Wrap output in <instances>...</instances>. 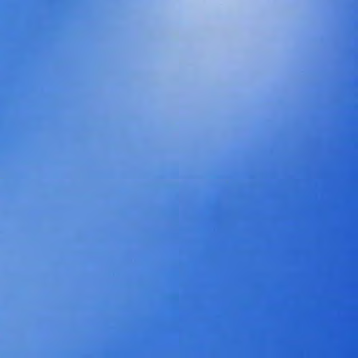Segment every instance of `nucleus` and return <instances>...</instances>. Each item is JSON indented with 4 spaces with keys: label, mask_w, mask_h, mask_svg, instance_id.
Listing matches in <instances>:
<instances>
[{
    "label": "nucleus",
    "mask_w": 358,
    "mask_h": 358,
    "mask_svg": "<svg viewBox=\"0 0 358 358\" xmlns=\"http://www.w3.org/2000/svg\"><path fill=\"white\" fill-rule=\"evenodd\" d=\"M157 301H159V291H157Z\"/></svg>",
    "instance_id": "nucleus-3"
},
{
    "label": "nucleus",
    "mask_w": 358,
    "mask_h": 358,
    "mask_svg": "<svg viewBox=\"0 0 358 358\" xmlns=\"http://www.w3.org/2000/svg\"><path fill=\"white\" fill-rule=\"evenodd\" d=\"M159 358V357H158Z\"/></svg>",
    "instance_id": "nucleus-9"
},
{
    "label": "nucleus",
    "mask_w": 358,
    "mask_h": 358,
    "mask_svg": "<svg viewBox=\"0 0 358 358\" xmlns=\"http://www.w3.org/2000/svg\"><path fill=\"white\" fill-rule=\"evenodd\" d=\"M157 301H159V291H157Z\"/></svg>",
    "instance_id": "nucleus-1"
},
{
    "label": "nucleus",
    "mask_w": 358,
    "mask_h": 358,
    "mask_svg": "<svg viewBox=\"0 0 358 358\" xmlns=\"http://www.w3.org/2000/svg\"><path fill=\"white\" fill-rule=\"evenodd\" d=\"M157 321H158V322L159 321V318L157 319Z\"/></svg>",
    "instance_id": "nucleus-8"
},
{
    "label": "nucleus",
    "mask_w": 358,
    "mask_h": 358,
    "mask_svg": "<svg viewBox=\"0 0 358 358\" xmlns=\"http://www.w3.org/2000/svg\"><path fill=\"white\" fill-rule=\"evenodd\" d=\"M157 301H159V291H157Z\"/></svg>",
    "instance_id": "nucleus-7"
},
{
    "label": "nucleus",
    "mask_w": 358,
    "mask_h": 358,
    "mask_svg": "<svg viewBox=\"0 0 358 358\" xmlns=\"http://www.w3.org/2000/svg\"><path fill=\"white\" fill-rule=\"evenodd\" d=\"M157 301H159V291H157Z\"/></svg>",
    "instance_id": "nucleus-4"
},
{
    "label": "nucleus",
    "mask_w": 358,
    "mask_h": 358,
    "mask_svg": "<svg viewBox=\"0 0 358 358\" xmlns=\"http://www.w3.org/2000/svg\"><path fill=\"white\" fill-rule=\"evenodd\" d=\"M157 301H159V291H157Z\"/></svg>",
    "instance_id": "nucleus-5"
},
{
    "label": "nucleus",
    "mask_w": 358,
    "mask_h": 358,
    "mask_svg": "<svg viewBox=\"0 0 358 358\" xmlns=\"http://www.w3.org/2000/svg\"><path fill=\"white\" fill-rule=\"evenodd\" d=\"M157 301H159V291H157Z\"/></svg>",
    "instance_id": "nucleus-6"
},
{
    "label": "nucleus",
    "mask_w": 358,
    "mask_h": 358,
    "mask_svg": "<svg viewBox=\"0 0 358 358\" xmlns=\"http://www.w3.org/2000/svg\"><path fill=\"white\" fill-rule=\"evenodd\" d=\"M157 301H159V291H157Z\"/></svg>",
    "instance_id": "nucleus-2"
},
{
    "label": "nucleus",
    "mask_w": 358,
    "mask_h": 358,
    "mask_svg": "<svg viewBox=\"0 0 358 358\" xmlns=\"http://www.w3.org/2000/svg\"><path fill=\"white\" fill-rule=\"evenodd\" d=\"M159 358V357H158Z\"/></svg>",
    "instance_id": "nucleus-10"
}]
</instances>
